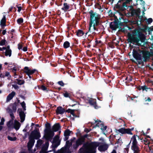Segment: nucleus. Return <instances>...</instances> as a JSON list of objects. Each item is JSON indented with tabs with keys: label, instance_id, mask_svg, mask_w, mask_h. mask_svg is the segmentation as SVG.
<instances>
[{
	"label": "nucleus",
	"instance_id": "423d86ee",
	"mask_svg": "<svg viewBox=\"0 0 153 153\" xmlns=\"http://www.w3.org/2000/svg\"><path fill=\"white\" fill-rule=\"evenodd\" d=\"M45 137L47 140L52 138L54 134V132L51 129L50 127H47V129L45 131Z\"/></svg>",
	"mask_w": 153,
	"mask_h": 153
},
{
	"label": "nucleus",
	"instance_id": "864d4df0",
	"mask_svg": "<svg viewBox=\"0 0 153 153\" xmlns=\"http://www.w3.org/2000/svg\"><path fill=\"white\" fill-rule=\"evenodd\" d=\"M23 50L24 51H26L27 50V47H24L23 48Z\"/></svg>",
	"mask_w": 153,
	"mask_h": 153
},
{
	"label": "nucleus",
	"instance_id": "69168bd1",
	"mask_svg": "<svg viewBox=\"0 0 153 153\" xmlns=\"http://www.w3.org/2000/svg\"><path fill=\"white\" fill-rule=\"evenodd\" d=\"M14 75H15V76H16L17 75V74H16V72H14Z\"/></svg>",
	"mask_w": 153,
	"mask_h": 153
},
{
	"label": "nucleus",
	"instance_id": "473e14b6",
	"mask_svg": "<svg viewBox=\"0 0 153 153\" xmlns=\"http://www.w3.org/2000/svg\"><path fill=\"white\" fill-rule=\"evenodd\" d=\"M20 104L23 108L24 110H26V106H25V103L24 101L20 103Z\"/></svg>",
	"mask_w": 153,
	"mask_h": 153
},
{
	"label": "nucleus",
	"instance_id": "e2e57ef3",
	"mask_svg": "<svg viewBox=\"0 0 153 153\" xmlns=\"http://www.w3.org/2000/svg\"><path fill=\"white\" fill-rule=\"evenodd\" d=\"M29 77L30 78H31V76H30V75H28Z\"/></svg>",
	"mask_w": 153,
	"mask_h": 153
},
{
	"label": "nucleus",
	"instance_id": "4d7b16f0",
	"mask_svg": "<svg viewBox=\"0 0 153 153\" xmlns=\"http://www.w3.org/2000/svg\"><path fill=\"white\" fill-rule=\"evenodd\" d=\"M6 33V31L5 30H4L2 32V33L3 35H4Z\"/></svg>",
	"mask_w": 153,
	"mask_h": 153
},
{
	"label": "nucleus",
	"instance_id": "052dcab7",
	"mask_svg": "<svg viewBox=\"0 0 153 153\" xmlns=\"http://www.w3.org/2000/svg\"><path fill=\"white\" fill-rule=\"evenodd\" d=\"M40 153H48L47 152L42 151L40 152Z\"/></svg>",
	"mask_w": 153,
	"mask_h": 153
},
{
	"label": "nucleus",
	"instance_id": "0eeeda50",
	"mask_svg": "<svg viewBox=\"0 0 153 153\" xmlns=\"http://www.w3.org/2000/svg\"><path fill=\"white\" fill-rule=\"evenodd\" d=\"M86 137V135H85L78 139L76 141L75 144L73 145V147L75 149H77L79 146L81 145L84 142L85 138Z\"/></svg>",
	"mask_w": 153,
	"mask_h": 153
},
{
	"label": "nucleus",
	"instance_id": "2eb2a0df",
	"mask_svg": "<svg viewBox=\"0 0 153 153\" xmlns=\"http://www.w3.org/2000/svg\"><path fill=\"white\" fill-rule=\"evenodd\" d=\"M65 111V110L61 106L58 107L56 110L57 114H62Z\"/></svg>",
	"mask_w": 153,
	"mask_h": 153
},
{
	"label": "nucleus",
	"instance_id": "bb28decb",
	"mask_svg": "<svg viewBox=\"0 0 153 153\" xmlns=\"http://www.w3.org/2000/svg\"><path fill=\"white\" fill-rule=\"evenodd\" d=\"M48 143L47 142L45 144V145L42 148V151L46 152L48 147Z\"/></svg>",
	"mask_w": 153,
	"mask_h": 153
},
{
	"label": "nucleus",
	"instance_id": "f03ea898",
	"mask_svg": "<svg viewBox=\"0 0 153 153\" xmlns=\"http://www.w3.org/2000/svg\"><path fill=\"white\" fill-rule=\"evenodd\" d=\"M98 142H94L84 144L79 150V153H95L96 148L100 145Z\"/></svg>",
	"mask_w": 153,
	"mask_h": 153
},
{
	"label": "nucleus",
	"instance_id": "13d9d810",
	"mask_svg": "<svg viewBox=\"0 0 153 153\" xmlns=\"http://www.w3.org/2000/svg\"><path fill=\"white\" fill-rule=\"evenodd\" d=\"M17 71V69L15 68V67H14L13 68V71H14L15 72L16 71Z\"/></svg>",
	"mask_w": 153,
	"mask_h": 153
},
{
	"label": "nucleus",
	"instance_id": "9d476101",
	"mask_svg": "<svg viewBox=\"0 0 153 153\" xmlns=\"http://www.w3.org/2000/svg\"><path fill=\"white\" fill-rule=\"evenodd\" d=\"M121 25V22L118 23L117 22H112L110 23V28L113 30H115L119 27V26Z\"/></svg>",
	"mask_w": 153,
	"mask_h": 153
},
{
	"label": "nucleus",
	"instance_id": "aec40b11",
	"mask_svg": "<svg viewBox=\"0 0 153 153\" xmlns=\"http://www.w3.org/2000/svg\"><path fill=\"white\" fill-rule=\"evenodd\" d=\"M19 115L21 119V122H23L25 120V114L24 112L21 111L19 112Z\"/></svg>",
	"mask_w": 153,
	"mask_h": 153
},
{
	"label": "nucleus",
	"instance_id": "9b49d317",
	"mask_svg": "<svg viewBox=\"0 0 153 153\" xmlns=\"http://www.w3.org/2000/svg\"><path fill=\"white\" fill-rule=\"evenodd\" d=\"M131 0H126V1L123 2L122 4V7L125 10L126 9H129V10H132L133 6L131 5L128 6V4H129V2Z\"/></svg>",
	"mask_w": 153,
	"mask_h": 153
},
{
	"label": "nucleus",
	"instance_id": "72a5a7b5",
	"mask_svg": "<svg viewBox=\"0 0 153 153\" xmlns=\"http://www.w3.org/2000/svg\"><path fill=\"white\" fill-rule=\"evenodd\" d=\"M6 42V40L4 39L2 40L0 42V45L3 46L5 45Z\"/></svg>",
	"mask_w": 153,
	"mask_h": 153
},
{
	"label": "nucleus",
	"instance_id": "bf43d9fd",
	"mask_svg": "<svg viewBox=\"0 0 153 153\" xmlns=\"http://www.w3.org/2000/svg\"><path fill=\"white\" fill-rule=\"evenodd\" d=\"M2 50H6V49H7V47H3L2 48Z\"/></svg>",
	"mask_w": 153,
	"mask_h": 153
},
{
	"label": "nucleus",
	"instance_id": "c9c22d12",
	"mask_svg": "<svg viewBox=\"0 0 153 153\" xmlns=\"http://www.w3.org/2000/svg\"><path fill=\"white\" fill-rule=\"evenodd\" d=\"M89 103H90V104L91 105H94V108H96V107H95V105H96V102L94 101H91L89 102Z\"/></svg>",
	"mask_w": 153,
	"mask_h": 153
},
{
	"label": "nucleus",
	"instance_id": "ddd939ff",
	"mask_svg": "<svg viewBox=\"0 0 153 153\" xmlns=\"http://www.w3.org/2000/svg\"><path fill=\"white\" fill-rule=\"evenodd\" d=\"M108 146L105 143L100 145L98 148V149L100 151H104L108 149Z\"/></svg>",
	"mask_w": 153,
	"mask_h": 153
},
{
	"label": "nucleus",
	"instance_id": "b1692460",
	"mask_svg": "<svg viewBox=\"0 0 153 153\" xmlns=\"http://www.w3.org/2000/svg\"><path fill=\"white\" fill-rule=\"evenodd\" d=\"M6 17L4 16L3 18L1 20L0 22V25L1 27H4L6 26Z\"/></svg>",
	"mask_w": 153,
	"mask_h": 153
},
{
	"label": "nucleus",
	"instance_id": "dca6fc26",
	"mask_svg": "<svg viewBox=\"0 0 153 153\" xmlns=\"http://www.w3.org/2000/svg\"><path fill=\"white\" fill-rule=\"evenodd\" d=\"M24 72L26 73L28 75L33 74L35 72V70H31L28 67H26L24 68Z\"/></svg>",
	"mask_w": 153,
	"mask_h": 153
},
{
	"label": "nucleus",
	"instance_id": "a18cd8bd",
	"mask_svg": "<svg viewBox=\"0 0 153 153\" xmlns=\"http://www.w3.org/2000/svg\"><path fill=\"white\" fill-rule=\"evenodd\" d=\"M5 76H7L8 77H10V73L7 72H5Z\"/></svg>",
	"mask_w": 153,
	"mask_h": 153
},
{
	"label": "nucleus",
	"instance_id": "ea45409f",
	"mask_svg": "<svg viewBox=\"0 0 153 153\" xmlns=\"http://www.w3.org/2000/svg\"><path fill=\"white\" fill-rule=\"evenodd\" d=\"M58 83L59 85L61 86H64V83L62 81H60L58 82Z\"/></svg>",
	"mask_w": 153,
	"mask_h": 153
},
{
	"label": "nucleus",
	"instance_id": "1a4fd4ad",
	"mask_svg": "<svg viewBox=\"0 0 153 153\" xmlns=\"http://www.w3.org/2000/svg\"><path fill=\"white\" fill-rule=\"evenodd\" d=\"M40 133L39 131L37 130H35L31 133L30 137L31 138H33L38 139L40 137Z\"/></svg>",
	"mask_w": 153,
	"mask_h": 153
},
{
	"label": "nucleus",
	"instance_id": "680f3d73",
	"mask_svg": "<svg viewBox=\"0 0 153 153\" xmlns=\"http://www.w3.org/2000/svg\"><path fill=\"white\" fill-rule=\"evenodd\" d=\"M2 127L1 126H0V130H1V129H2Z\"/></svg>",
	"mask_w": 153,
	"mask_h": 153
},
{
	"label": "nucleus",
	"instance_id": "7ed1b4c3",
	"mask_svg": "<svg viewBox=\"0 0 153 153\" xmlns=\"http://www.w3.org/2000/svg\"><path fill=\"white\" fill-rule=\"evenodd\" d=\"M133 55L137 60H141L142 59L144 61H146L149 58V54L146 52H140L139 53L133 49Z\"/></svg>",
	"mask_w": 153,
	"mask_h": 153
},
{
	"label": "nucleus",
	"instance_id": "e433bc0d",
	"mask_svg": "<svg viewBox=\"0 0 153 153\" xmlns=\"http://www.w3.org/2000/svg\"><path fill=\"white\" fill-rule=\"evenodd\" d=\"M17 22L18 23L20 24L23 22V19L22 18H19L17 20Z\"/></svg>",
	"mask_w": 153,
	"mask_h": 153
},
{
	"label": "nucleus",
	"instance_id": "4468645a",
	"mask_svg": "<svg viewBox=\"0 0 153 153\" xmlns=\"http://www.w3.org/2000/svg\"><path fill=\"white\" fill-rule=\"evenodd\" d=\"M71 131L68 129L66 130L64 132V136L65 137L64 138V140L66 141L68 139L69 136L70 135Z\"/></svg>",
	"mask_w": 153,
	"mask_h": 153
},
{
	"label": "nucleus",
	"instance_id": "412c9836",
	"mask_svg": "<svg viewBox=\"0 0 153 153\" xmlns=\"http://www.w3.org/2000/svg\"><path fill=\"white\" fill-rule=\"evenodd\" d=\"M60 126L59 123L55 124L52 127V129L53 131H56L59 130L60 128Z\"/></svg>",
	"mask_w": 153,
	"mask_h": 153
},
{
	"label": "nucleus",
	"instance_id": "7c9ffc66",
	"mask_svg": "<svg viewBox=\"0 0 153 153\" xmlns=\"http://www.w3.org/2000/svg\"><path fill=\"white\" fill-rule=\"evenodd\" d=\"M69 43L68 41H66L64 42L63 46L64 48H67L69 47Z\"/></svg>",
	"mask_w": 153,
	"mask_h": 153
},
{
	"label": "nucleus",
	"instance_id": "a19ab883",
	"mask_svg": "<svg viewBox=\"0 0 153 153\" xmlns=\"http://www.w3.org/2000/svg\"><path fill=\"white\" fill-rule=\"evenodd\" d=\"M144 144L146 145L149 144L150 143L149 141L146 139V140H144Z\"/></svg>",
	"mask_w": 153,
	"mask_h": 153
},
{
	"label": "nucleus",
	"instance_id": "f704fd0d",
	"mask_svg": "<svg viewBox=\"0 0 153 153\" xmlns=\"http://www.w3.org/2000/svg\"><path fill=\"white\" fill-rule=\"evenodd\" d=\"M42 143V140H38L37 141V145L38 146H40Z\"/></svg>",
	"mask_w": 153,
	"mask_h": 153
},
{
	"label": "nucleus",
	"instance_id": "5fc2aeb1",
	"mask_svg": "<svg viewBox=\"0 0 153 153\" xmlns=\"http://www.w3.org/2000/svg\"><path fill=\"white\" fill-rule=\"evenodd\" d=\"M141 88L143 90H146V86H142L141 87Z\"/></svg>",
	"mask_w": 153,
	"mask_h": 153
},
{
	"label": "nucleus",
	"instance_id": "774afa93",
	"mask_svg": "<svg viewBox=\"0 0 153 153\" xmlns=\"http://www.w3.org/2000/svg\"><path fill=\"white\" fill-rule=\"evenodd\" d=\"M8 64V63L7 62H6L4 63L5 65H7Z\"/></svg>",
	"mask_w": 153,
	"mask_h": 153
},
{
	"label": "nucleus",
	"instance_id": "8fccbe9b",
	"mask_svg": "<svg viewBox=\"0 0 153 153\" xmlns=\"http://www.w3.org/2000/svg\"><path fill=\"white\" fill-rule=\"evenodd\" d=\"M15 9H17V8L18 9V10H21L22 9V7L21 6H17L16 7H15L14 8Z\"/></svg>",
	"mask_w": 153,
	"mask_h": 153
},
{
	"label": "nucleus",
	"instance_id": "39448f33",
	"mask_svg": "<svg viewBox=\"0 0 153 153\" xmlns=\"http://www.w3.org/2000/svg\"><path fill=\"white\" fill-rule=\"evenodd\" d=\"M137 136H134L131 139V149L134 151V153H139L140 149L137 145V142L136 140Z\"/></svg>",
	"mask_w": 153,
	"mask_h": 153
},
{
	"label": "nucleus",
	"instance_id": "f8f14e48",
	"mask_svg": "<svg viewBox=\"0 0 153 153\" xmlns=\"http://www.w3.org/2000/svg\"><path fill=\"white\" fill-rule=\"evenodd\" d=\"M93 24H89V31L92 33H96L95 30H97L95 26L97 25H94L93 24V25L92 26Z\"/></svg>",
	"mask_w": 153,
	"mask_h": 153
},
{
	"label": "nucleus",
	"instance_id": "09e8293b",
	"mask_svg": "<svg viewBox=\"0 0 153 153\" xmlns=\"http://www.w3.org/2000/svg\"><path fill=\"white\" fill-rule=\"evenodd\" d=\"M59 137L58 135L54 137V139L56 140H58L59 139Z\"/></svg>",
	"mask_w": 153,
	"mask_h": 153
},
{
	"label": "nucleus",
	"instance_id": "4be33fe9",
	"mask_svg": "<svg viewBox=\"0 0 153 153\" xmlns=\"http://www.w3.org/2000/svg\"><path fill=\"white\" fill-rule=\"evenodd\" d=\"M99 122L100 124H96V126L99 127H100V129L102 131L105 130L107 128V127L106 126H104L100 121Z\"/></svg>",
	"mask_w": 153,
	"mask_h": 153
},
{
	"label": "nucleus",
	"instance_id": "c756f323",
	"mask_svg": "<svg viewBox=\"0 0 153 153\" xmlns=\"http://www.w3.org/2000/svg\"><path fill=\"white\" fill-rule=\"evenodd\" d=\"M7 138L9 140L11 141H15L16 140V138L15 137H11L10 136H8Z\"/></svg>",
	"mask_w": 153,
	"mask_h": 153
},
{
	"label": "nucleus",
	"instance_id": "c85d7f7f",
	"mask_svg": "<svg viewBox=\"0 0 153 153\" xmlns=\"http://www.w3.org/2000/svg\"><path fill=\"white\" fill-rule=\"evenodd\" d=\"M72 141L71 140V141L69 140H68L66 142V146L67 148H69L72 144Z\"/></svg>",
	"mask_w": 153,
	"mask_h": 153
},
{
	"label": "nucleus",
	"instance_id": "0e129e2a",
	"mask_svg": "<svg viewBox=\"0 0 153 153\" xmlns=\"http://www.w3.org/2000/svg\"><path fill=\"white\" fill-rule=\"evenodd\" d=\"M2 67V65L0 64V69H1Z\"/></svg>",
	"mask_w": 153,
	"mask_h": 153
},
{
	"label": "nucleus",
	"instance_id": "a211bd4d",
	"mask_svg": "<svg viewBox=\"0 0 153 153\" xmlns=\"http://www.w3.org/2000/svg\"><path fill=\"white\" fill-rule=\"evenodd\" d=\"M16 93L14 91H12L10 94H9L7 96L6 101L7 102H9L11 100L15 95Z\"/></svg>",
	"mask_w": 153,
	"mask_h": 153
},
{
	"label": "nucleus",
	"instance_id": "37998d69",
	"mask_svg": "<svg viewBox=\"0 0 153 153\" xmlns=\"http://www.w3.org/2000/svg\"><path fill=\"white\" fill-rule=\"evenodd\" d=\"M40 88L44 91L46 90L47 89V88L44 85L40 87Z\"/></svg>",
	"mask_w": 153,
	"mask_h": 153
},
{
	"label": "nucleus",
	"instance_id": "de8ad7c7",
	"mask_svg": "<svg viewBox=\"0 0 153 153\" xmlns=\"http://www.w3.org/2000/svg\"><path fill=\"white\" fill-rule=\"evenodd\" d=\"M96 6L98 9L100 10L102 9V8L101 7V6L99 4H98Z\"/></svg>",
	"mask_w": 153,
	"mask_h": 153
},
{
	"label": "nucleus",
	"instance_id": "20e7f679",
	"mask_svg": "<svg viewBox=\"0 0 153 153\" xmlns=\"http://www.w3.org/2000/svg\"><path fill=\"white\" fill-rule=\"evenodd\" d=\"M89 13L90 18V23L98 25L99 23V19L100 18V15L92 10H91Z\"/></svg>",
	"mask_w": 153,
	"mask_h": 153
},
{
	"label": "nucleus",
	"instance_id": "338daca9",
	"mask_svg": "<svg viewBox=\"0 0 153 153\" xmlns=\"http://www.w3.org/2000/svg\"><path fill=\"white\" fill-rule=\"evenodd\" d=\"M0 51H2V48H0Z\"/></svg>",
	"mask_w": 153,
	"mask_h": 153
},
{
	"label": "nucleus",
	"instance_id": "a878e982",
	"mask_svg": "<svg viewBox=\"0 0 153 153\" xmlns=\"http://www.w3.org/2000/svg\"><path fill=\"white\" fill-rule=\"evenodd\" d=\"M84 34L83 32L80 30H79L76 32V35L78 36H82Z\"/></svg>",
	"mask_w": 153,
	"mask_h": 153
},
{
	"label": "nucleus",
	"instance_id": "3c124183",
	"mask_svg": "<svg viewBox=\"0 0 153 153\" xmlns=\"http://www.w3.org/2000/svg\"><path fill=\"white\" fill-rule=\"evenodd\" d=\"M13 87L15 89H17L19 88V86L16 85H13Z\"/></svg>",
	"mask_w": 153,
	"mask_h": 153
},
{
	"label": "nucleus",
	"instance_id": "393cba45",
	"mask_svg": "<svg viewBox=\"0 0 153 153\" xmlns=\"http://www.w3.org/2000/svg\"><path fill=\"white\" fill-rule=\"evenodd\" d=\"M13 111L15 112L16 110V105L15 103L11 104L10 105Z\"/></svg>",
	"mask_w": 153,
	"mask_h": 153
},
{
	"label": "nucleus",
	"instance_id": "c03bdc74",
	"mask_svg": "<svg viewBox=\"0 0 153 153\" xmlns=\"http://www.w3.org/2000/svg\"><path fill=\"white\" fill-rule=\"evenodd\" d=\"M23 45L22 44H19L18 45V48L19 50L21 49Z\"/></svg>",
	"mask_w": 153,
	"mask_h": 153
},
{
	"label": "nucleus",
	"instance_id": "6ab92c4d",
	"mask_svg": "<svg viewBox=\"0 0 153 153\" xmlns=\"http://www.w3.org/2000/svg\"><path fill=\"white\" fill-rule=\"evenodd\" d=\"M12 51L10 49L9 46H7V49L5 52V55L6 56H8L9 57H10L11 55Z\"/></svg>",
	"mask_w": 153,
	"mask_h": 153
},
{
	"label": "nucleus",
	"instance_id": "5701e85b",
	"mask_svg": "<svg viewBox=\"0 0 153 153\" xmlns=\"http://www.w3.org/2000/svg\"><path fill=\"white\" fill-rule=\"evenodd\" d=\"M20 125V123L19 122L16 120L15 121L14 127V128L16 130H18L19 128Z\"/></svg>",
	"mask_w": 153,
	"mask_h": 153
},
{
	"label": "nucleus",
	"instance_id": "f3484780",
	"mask_svg": "<svg viewBox=\"0 0 153 153\" xmlns=\"http://www.w3.org/2000/svg\"><path fill=\"white\" fill-rule=\"evenodd\" d=\"M34 142V140L33 138H30V140L28 143V147L29 150H30V149L33 145Z\"/></svg>",
	"mask_w": 153,
	"mask_h": 153
},
{
	"label": "nucleus",
	"instance_id": "f257e3e1",
	"mask_svg": "<svg viewBox=\"0 0 153 153\" xmlns=\"http://www.w3.org/2000/svg\"><path fill=\"white\" fill-rule=\"evenodd\" d=\"M128 42L133 43H135L136 45H140L139 42L140 40L142 41L145 39V35L137 30H135L131 34L128 33Z\"/></svg>",
	"mask_w": 153,
	"mask_h": 153
},
{
	"label": "nucleus",
	"instance_id": "6e6d98bb",
	"mask_svg": "<svg viewBox=\"0 0 153 153\" xmlns=\"http://www.w3.org/2000/svg\"><path fill=\"white\" fill-rule=\"evenodd\" d=\"M147 101L149 102H150L151 101V99L149 97L146 100V101Z\"/></svg>",
	"mask_w": 153,
	"mask_h": 153
},
{
	"label": "nucleus",
	"instance_id": "cd10ccee",
	"mask_svg": "<svg viewBox=\"0 0 153 153\" xmlns=\"http://www.w3.org/2000/svg\"><path fill=\"white\" fill-rule=\"evenodd\" d=\"M16 81L17 82L16 83L19 85H22L24 83V81L22 80L17 79Z\"/></svg>",
	"mask_w": 153,
	"mask_h": 153
},
{
	"label": "nucleus",
	"instance_id": "58836bf2",
	"mask_svg": "<svg viewBox=\"0 0 153 153\" xmlns=\"http://www.w3.org/2000/svg\"><path fill=\"white\" fill-rule=\"evenodd\" d=\"M64 9H67L69 8V6L66 3H64Z\"/></svg>",
	"mask_w": 153,
	"mask_h": 153
},
{
	"label": "nucleus",
	"instance_id": "4c0bfd02",
	"mask_svg": "<svg viewBox=\"0 0 153 153\" xmlns=\"http://www.w3.org/2000/svg\"><path fill=\"white\" fill-rule=\"evenodd\" d=\"M63 95L64 96L66 97H69V94L66 91L65 92L64 94Z\"/></svg>",
	"mask_w": 153,
	"mask_h": 153
},
{
	"label": "nucleus",
	"instance_id": "2f4dec72",
	"mask_svg": "<svg viewBox=\"0 0 153 153\" xmlns=\"http://www.w3.org/2000/svg\"><path fill=\"white\" fill-rule=\"evenodd\" d=\"M7 111L8 113H11L13 112V111L11 109L10 106H9L7 108Z\"/></svg>",
	"mask_w": 153,
	"mask_h": 153
},
{
	"label": "nucleus",
	"instance_id": "603ef678",
	"mask_svg": "<svg viewBox=\"0 0 153 153\" xmlns=\"http://www.w3.org/2000/svg\"><path fill=\"white\" fill-rule=\"evenodd\" d=\"M10 115L12 119H13L14 118V116H13V114L12 113H10Z\"/></svg>",
	"mask_w": 153,
	"mask_h": 153
},
{
	"label": "nucleus",
	"instance_id": "79ce46f5",
	"mask_svg": "<svg viewBox=\"0 0 153 153\" xmlns=\"http://www.w3.org/2000/svg\"><path fill=\"white\" fill-rule=\"evenodd\" d=\"M152 22V18H149L147 20L148 23L149 24Z\"/></svg>",
	"mask_w": 153,
	"mask_h": 153
},
{
	"label": "nucleus",
	"instance_id": "6e6552de",
	"mask_svg": "<svg viewBox=\"0 0 153 153\" xmlns=\"http://www.w3.org/2000/svg\"><path fill=\"white\" fill-rule=\"evenodd\" d=\"M131 129L129 128H121L119 129H116L115 132L117 134L120 133L122 134H132L131 132Z\"/></svg>",
	"mask_w": 153,
	"mask_h": 153
},
{
	"label": "nucleus",
	"instance_id": "49530a36",
	"mask_svg": "<svg viewBox=\"0 0 153 153\" xmlns=\"http://www.w3.org/2000/svg\"><path fill=\"white\" fill-rule=\"evenodd\" d=\"M4 120L3 118H2L1 119V121L0 123V125H3L4 124Z\"/></svg>",
	"mask_w": 153,
	"mask_h": 153
}]
</instances>
